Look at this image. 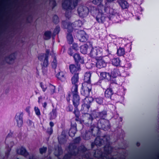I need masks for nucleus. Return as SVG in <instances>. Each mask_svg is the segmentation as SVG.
<instances>
[{"mask_svg": "<svg viewBox=\"0 0 159 159\" xmlns=\"http://www.w3.org/2000/svg\"><path fill=\"white\" fill-rule=\"evenodd\" d=\"M91 73L90 72H86L84 75V82L82 84L81 94L86 96H89L91 91L92 86L91 83Z\"/></svg>", "mask_w": 159, "mask_h": 159, "instance_id": "f257e3e1", "label": "nucleus"}, {"mask_svg": "<svg viewBox=\"0 0 159 159\" xmlns=\"http://www.w3.org/2000/svg\"><path fill=\"white\" fill-rule=\"evenodd\" d=\"M80 0H64L62 3L63 8L66 10V16L69 18L70 16V10L75 8Z\"/></svg>", "mask_w": 159, "mask_h": 159, "instance_id": "f03ea898", "label": "nucleus"}, {"mask_svg": "<svg viewBox=\"0 0 159 159\" xmlns=\"http://www.w3.org/2000/svg\"><path fill=\"white\" fill-rule=\"evenodd\" d=\"M105 12L109 14L108 18L114 23H119L121 22L119 13L116 10L112 8L108 7L106 12Z\"/></svg>", "mask_w": 159, "mask_h": 159, "instance_id": "7ed1b4c3", "label": "nucleus"}, {"mask_svg": "<svg viewBox=\"0 0 159 159\" xmlns=\"http://www.w3.org/2000/svg\"><path fill=\"white\" fill-rule=\"evenodd\" d=\"M104 9L100 8H97L95 10V16L97 22L100 24L103 23L105 21L106 16L103 13Z\"/></svg>", "mask_w": 159, "mask_h": 159, "instance_id": "20e7f679", "label": "nucleus"}, {"mask_svg": "<svg viewBox=\"0 0 159 159\" xmlns=\"http://www.w3.org/2000/svg\"><path fill=\"white\" fill-rule=\"evenodd\" d=\"M102 49L99 47H95L92 48L91 50L90 55L93 58H95L97 59L100 58L102 55Z\"/></svg>", "mask_w": 159, "mask_h": 159, "instance_id": "39448f33", "label": "nucleus"}, {"mask_svg": "<svg viewBox=\"0 0 159 159\" xmlns=\"http://www.w3.org/2000/svg\"><path fill=\"white\" fill-rule=\"evenodd\" d=\"M62 24L67 25L66 28L68 30V31L70 32L73 30L74 27H80L82 25V22L80 20H78L74 22L73 23L71 24L70 23H66L65 21L62 22Z\"/></svg>", "mask_w": 159, "mask_h": 159, "instance_id": "423d86ee", "label": "nucleus"}, {"mask_svg": "<svg viewBox=\"0 0 159 159\" xmlns=\"http://www.w3.org/2000/svg\"><path fill=\"white\" fill-rule=\"evenodd\" d=\"M99 129H102L106 130L110 129V124L109 121L105 119H100L98 123Z\"/></svg>", "mask_w": 159, "mask_h": 159, "instance_id": "0eeeda50", "label": "nucleus"}, {"mask_svg": "<svg viewBox=\"0 0 159 159\" xmlns=\"http://www.w3.org/2000/svg\"><path fill=\"white\" fill-rule=\"evenodd\" d=\"M77 11L79 16L82 17H86L89 13L88 8L83 5H80L79 6Z\"/></svg>", "mask_w": 159, "mask_h": 159, "instance_id": "6e6552de", "label": "nucleus"}, {"mask_svg": "<svg viewBox=\"0 0 159 159\" xmlns=\"http://www.w3.org/2000/svg\"><path fill=\"white\" fill-rule=\"evenodd\" d=\"M90 107V105L86 104H83L82 105V107L81 109V111L82 113L84 114H87L88 116H89V120L92 121L93 120V118L91 115H89L88 114L89 108Z\"/></svg>", "mask_w": 159, "mask_h": 159, "instance_id": "1a4fd4ad", "label": "nucleus"}, {"mask_svg": "<svg viewBox=\"0 0 159 159\" xmlns=\"http://www.w3.org/2000/svg\"><path fill=\"white\" fill-rule=\"evenodd\" d=\"M109 137L107 136H105L103 139H101L99 137L96 138L95 141L94 143L97 146H101L103 143H105L104 141L106 139V142L107 143H109Z\"/></svg>", "mask_w": 159, "mask_h": 159, "instance_id": "9d476101", "label": "nucleus"}, {"mask_svg": "<svg viewBox=\"0 0 159 159\" xmlns=\"http://www.w3.org/2000/svg\"><path fill=\"white\" fill-rule=\"evenodd\" d=\"M23 113L22 112L17 113L15 119L17 122V125L19 127H21L23 124Z\"/></svg>", "mask_w": 159, "mask_h": 159, "instance_id": "9b49d317", "label": "nucleus"}, {"mask_svg": "<svg viewBox=\"0 0 159 159\" xmlns=\"http://www.w3.org/2000/svg\"><path fill=\"white\" fill-rule=\"evenodd\" d=\"M97 61L96 63V66L97 68H101L104 67L106 66V63L104 61L102 57L96 59Z\"/></svg>", "mask_w": 159, "mask_h": 159, "instance_id": "f8f14e48", "label": "nucleus"}, {"mask_svg": "<svg viewBox=\"0 0 159 159\" xmlns=\"http://www.w3.org/2000/svg\"><path fill=\"white\" fill-rule=\"evenodd\" d=\"M103 0H92V3L95 5H97L98 6L97 8L99 7L104 9V12H106V10L108 8V7H106L102 4Z\"/></svg>", "mask_w": 159, "mask_h": 159, "instance_id": "ddd939ff", "label": "nucleus"}, {"mask_svg": "<svg viewBox=\"0 0 159 159\" xmlns=\"http://www.w3.org/2000/svg\"><path fill=\"white\" fill-rule=\"evenodd\" d=\"M79 32L78 37L80 38V41L83 42H86L88 38V35L83 30H81Z\"/></svg>", "mask_w": 159, "mask_h": 159, "instance_id": "4468645a", "label": "nucleus"}, {"mask_svg": "<svg viewBox=\"0 0 159 159\" xmlns=\"http://www.w3.org/2000/svg\"><path fill=\"white\" fill-rule=\"evenodd\" d=\"M72 102L74 106L77 107L80 104V97L78 94L72 95Z\"/></svg>", "mask_w": 159, "mask_h": 159, "instance_id": "2eb2a0df", "label": "nucleus"}, {"mask_svg": "<svg viewBox=\"0 0 159 159\" xmlns=\"http://www.w3.org/2000/svg\"><path fill=\"white\" fill-rule=\"evenodd\" d=\"M93 129L91 128V131H86L84 134H82V135L83 138L85 140H88L90 139V136L92 135V134H93L94 136H95V135L93 134Z\"/></svg>", "mask_w": 159, "mask_h": 159, "instance_id": "dca6fc26", "label": "nucleus"}, {"mask_svg": "<svg viewBox=\"0 0 159 159\" xmlns=\"http://www.w3.org/2000/svg\"><path fill=\"white\" fill-rule=\"evenodd\" d=\"M70 70L72 74L75 73L80 69V65L77 64L74 65L71 64L69 66Z\"/></svg>", "mask_w": 159, "mask_h": 159, "instance_id": "f3484780", "label": "nucleus"}, {"mask_svg": "<svg viewBox=\"0 0 159 159\" xmlns=\"http://www.w3.org/2000/svg\"><path fill=\"white\" fill-rule=\"evenodd\" d=\"M58 141L60 144L64 143L66 142V140L65 131H63L61 135L58 137Z\"/></svg>", "mask_w": 159, "mask_h": 159, "instance_id": "a211bd4d", "label": "nucleus"}, {"mask_svg": "<svg viewBox=\"0 0 159 159\" xmlns=\"http://www.w3.org/2000/svg\"><path fill=\"white\" fill-rule=\"evenodd\" d=\"M73 58L75 61L80 62L81 63H84V59L83 57H81L78 53H75L73 55Z\"/></svg>", "mask_w": 159, "mask_h": 159, "instance_id": "6ab92c4d", "label": "nucleus"}, {"mask_svg": "<svg viewBox=\"0 0 159 159\" xmlns=\"http://www.w3.org/2000/svg\"><path fill=\"white\" fill-rule=\"evenodd\" d=\"M117 2L122 9L127 8L129 7L128 3L125 0H119L117 1Z\"/></svg>", "mask_w": 159, "mask_h": 159, "instance_id": "aec40b11", "label": "nucleus"}, {"mask_svg": "<svg viewBox=\"0 0 159 159\" xmlns=\"http://www.w3.org/2000/svg\"><path fill=\"white\" fill-rule=\"evenodd\" d=\"M17 152L18 154L22 155L25 157H26L28 154L26 149L23 147L18 149L17 150Z\"/></svg>", "mask_w": 159, "mask_h": 159, "instance_id": "412c9836", "label": "nucleus"}, {"mask_svg": "<svg viewBox=\"0 0 159 159\" xmlns=\"http://www.w3.org/2000/svg\"><path fill=\"white\" fill-rule=\"evenodd\" d=\"M57 77L62 81H64L66 80V75L65 72L60 71L56 75Z\"/></svg>", "mask_w": 159, "mask_h": 159, "instance_id": "4be33fe9", "label": "nucleus"}, {"mask_svg": "<svg viewBox=\"0 0 159 159\" xmlns=\"http://www.w3.org/2000/svg\"><path fill=\"white\" fill-rule=\"evenodd\" d=\"M100 78L102 79L111 80V76L109 73L106 72H101L100 74Z\"/></svg>", "mask_w": 159, "mask_h": 159, "instance_id": "5701e85b", "label": "nucleus"}, {"mask_svg": "<svg viewBox=\"0 0 159 159\" xmlns=\"http://www.w3.org/2000/svg\"><path fill=\"white\" fill-rule=\"evenodd\" d=\"M113 92L111 89H107L105 92V96L107 98H111Z\"/></svg>", "mask_w": 159, "mask_h": 159, "instance_id": "b1692460", "label": "nucleus"}, {"mask_svg": "<svg viewBox=\"0 0 159 159\" xmlns=\"http://www.w3.org/2000/svg\"><path fill=\"white\" fill-rule=\"evenodd\" d=\"M79 80L78 73H75L71 78V82L73 85L78 84Z\"/></svg>", "mask_w": 159, "mask_h": 159, "instance_id": "393cba45", "label": "nucleus"}, {"mask_svg": "<svg viewBox=\"0 0 159 159\" xmlns=\"http://www.w3.org/2000/svg\"><path fill=\"white\" fill-rule=\"evenodd\" d=\"M111 77L116 78L117 76L120 75L119 70L117 69H114L111 72V74H110Z\"/></svg>", "mask_w": 159, "mask_h": 159, "instance_id": "a878e982", "label": "nucleus"}, {"mask_svg": "<svg viewBox=\"0 0 159 159\" xmlns=\"http://www.w3.org/2000/svg\"><path fill=\"white\" fill-rule=\"evenodd\" d=\"M49 52V51L48 50H47L46 51V54H45V58L43 64V66L44 67H47L48 64V55Z\"/></svg>", "mask_w": 159, "mask_h": 159, "instance_id": "bb28decb", "label": "nucleus"}, {"mask_svg": "<svg viewBox=\"0 0 159 159\" xmlns=\"http://www.w3.org/2000/svg\"><path fill=\"white\" fill-rule=\"evenodd\" d=\"M88 49H89L88 46L86 44H85L80 46V52L83 54H86Z\"/></svg>", "mask_w": 159, "mask_h": 159, "instance_id": "cd10ccee", "label": "nucleus"}, {"mask_svg": "<svg viewBox=\"0 0 159 159\" xmlns=\"http://www.w3.org/2000/svg\"><path fill=\"white\" fill-rule=\"evenodd\" d=\"M120 60L119 58H114L111 59V62L112 64L115 66H118L120 65Z\"/></svg>", "mask_w": 159, "mask_h": 159, "instance_id": "c85d7f7f", "label": "nucleus"}, {"mask_svg": "<svg viewBox=\"0 0 159 159\" xmlns=\"http://www.w3.org/2000/svg\"><path fill=\"white\" fill-rule=\"evenodd\" d=\"M50 120L55 119L57 116V112L56 109H53L49 114Z\"/></svg>", "mask_w": 159, "mask_h": 159, "instance_id": "c756f323", "label": "nucleus"}, {"mask_svg": "<svg viewBox=\"0 0 159 159\" xmlns=\"http://www.w3.org/2000/svg\"><path fill=\"white\" fill-rule=\"evenodd\" d=\"M125 53V49L121 47H119L117 49V54L119 56H123Z\"/></svg>", "mask_w": 159, "mask_h": 159, "instance_id": "7c9ffc66", "label": "nucleus"}, {"mask_svg": "<svg viewBox=\"0 0 159 159\" xmlns=\"http://www.w3.org/2000/svg\"><path fill=\"white\" fill-rule=\"evenodd\" d=\"M77 131L76 128L75 127H71L69 131V135L71 137H73L74 136L75 134Z\"/></svg>", "mask_w": 159, "mask_h": 159, "instance_id": "2f4dec72", "label": "nucleus"}, {"mask_svg": "<svg viewBox=\"0 0 159 159\" xmlns=\"http://www.w3.org/2000/svg\"><path fill=\"white\" fill-rule=\"evenodd\" d=\"M78 84L73 85L72 87L71 93L72 95L78 94Z\"/></svg>", "mask_w": 159, "mask_h": 159, "instance_id": "473e14b6", "label": "nucleus"}, {"mask_svg": "<svg viewBox=\"0 0 159 159\" xmlns=\"http://www.w3.org/2000/svg\"><path fill=\"white\" fill-rule=\"evenodd\" d=\"M55 89L56 88L54 86L49 84L48 89V92L51 94H53L55 92Z\"/></svg>", "mask_w": 159, "mask_h": 159, "instance_id": "72a5a7b5", "label": "nucleus"}, {"mask_svg": "<svg viewBox=\"0 0 159 159\" xmlns=\"http://www.w3.org/2000/svg\"><path fill=\"white\" fill-rule=\"evenodd\" d=\"M86 98L83 100L84 104H86L90 105V104L92 102L93 99L91 97H88V96H86Z\"/></svg>", "mask_w": 159, "mask_h": 159, "instance_id": "f704fd0d", "label": "nucleus"}, {"mask_svg": "<svg viewBox=\"0 0 159 159\" xmlns=\"http://www.w3.org/2000/svg\"><path fill=\"white\" fill-rule=\"evenodd\" d=\"M67 39L70 44L72 43L73 42V39L72 35L70 33H69L67 35Z\"/></svg>", "mask_w": 159, "mask_h": 159, "instance_id": "c9c22d12", "label": "nucleus"}, {"mask_svg": "<svg viewBox=\"0 0 159 159\" xmlns=\"http://www.w3.org/2000/svg\"><path fill=\"white\" fill-rule=\"evenodd\" d=\"M98 117L101 119H105V118L107 116V111H103L98 113Z\"/></svg>", "mask_w": 159, "mask_h": 159, "instance_id": "e433bc0d", "label": "nucleus"}, {"mask_svg": "<svg viewBox=\"0 0 159 159\" xmlns=\"http://www.w3.org/2000/svg\"><path fill=\"white\" fill-rule=\"evenodd\" d=\"M51 32L50 31L45 32L44 34V38L45 39L48 40L49 39L51 36Z\"/></svg>", "mask_w": 159, "mask_h": 159, "instance_id": "4c0bfd02", "label": "nucleus"}, {"mask_svg": "<svg viewBox=\"0 0 159 159\" xmlns=\"http://www.w3.org/2000/svg\"><path fill=\"white\" fill-rule=\"evenodd\" d=\"M125 70H128L130 69L132 67V65L130 62L129 61H126L124 66Z\"/></svg>", "mask_w": 159, "mask_h": 159, "instance_id": "58836bf2", "label": "nucleus"}, {"mask_svg": "<svg viewBox=\"0 0 159 159\" xmlns=\"http://www.w3.org/2000/svg\"><path fill=\"white\" fill-rule=\"evenodd\" d=\"M143 11V9L140 6L138 7L135 12L136 15H141L142 14V11Z\"/></svg>", "mask_w": 159, "mask_h": 159, "instance_id": "ea45409f", "label": "nucleus"}, {"mask_svg": "<svg viewBox=\"0 0 159 159\" xmlns=\"http://www.w3.org/2000/svg\"><path fill=\"white\" fill-rule=\"evenodd\" d=\"M52 67L53 68L56 69L57 66V61L55 57H53V61L52 63Z\"/></svg>", "mask_w": 159, "mask_h": 159, "instance_id": "a19ab883", "label": "nucleus"}, {"mask_svg": "<svg viewBox=\"0 0 159 159\" xmlns=\"http://www.w3.org/2000/svg\"><path fill=\"white\" fill-rule=\"evenodd\" d=\"M34 110L36 115L38 116H39L41 115L40 111L39 108L37 107H34Z\"/></svg>", "mask_w": 159, "mask_h": 159, "instance_id": "79ce46f5", "label": "nucleus"}, {"mask_svg": "<svg viewBox=\"0 0 159 159\" xmlns=\"http://www.w3.org/2000/svg\"><path fill=\"white\" fill-rule=\"evenodd\" d=\"M75 109L74 113L75 114V116L77 117H78L79 116L80 114V111L78 110L77 108V107H75Z\"/></svg>", "mask_w": 159, "mask_h": 159, "instance_id": "37998d69", "label": "nucleus"}, {"mask_svg": "<svg viewBox=\"0 0 159 159\" xmlns=\"http://www.w3.org/2000/svg\"><path fill=\"white\" fill-rule=\"evenodd\" d=\"M108 150H107V147L106 146H105L104 148V151L107 153H111V147L110 146H108Z\"/></svg>", "mask_w": 159, "mask_h": 159, "instance_id": "c03bdc74", "label": "nucleus"}, {"mask_svg": "<svg viewBox=\"0 0 159 159\" xmlns=\"http://www.w3.org/2000/svg\"><path fill=\"white\" fill-rule=\"evenodd\" d=\"M96 101L98 104H101L103 103V99L102 98H98L95 99Z\"/></svg>", "mask_w": 159, "mask_h": 159, "instance_id": "a18cd8bd", "label": "nucleus"}, {"mask_svg": "<svg viewBox=\"0 0 159 159\" xmlns=\"http://www.w3.org/2000/svg\"><path fill=\"white\" fill-rule=\"evenodd\" d=\"M40 86L42 89L43 92H45L47 88V86L44 84H43L42 83H40Z\"/></svg>", "mask_w": 159, "mask_h": 159, "instance_id": "49530a36", "label": "nucleus"}, {"mask_svg": "<svg viewBox=\"0 0 159 159\" xmlns=\"http://www.w3.org/2000/svg\"><path fill=\"white\" fill-rule=\"evenodd\" d=\"M53 21L55 23H57L59 21V20L57 16L54 15L53 17Z\"/></svg>", "mask_w": 159, "mask_h": 159, "instance_id": "de8ad7c7", "label": "nucleus"}, {"mask_svg": "<svg viewBox=\"0 0 159 159\" xmlns=\"http://www.w3.org/2000/svg\"><path fill=\"white\" fill-rule=\"evenodd\" d=\"M47 149V148L46 147H43L40 149V152L41 154H43L46 151Z\"/></svg>", "mask_w": 159, "mask_h": 159, "instance_id": "09e8293b", "label": "nucleus"}, {"mask_svg": "<svg viewBox=\"0 0 159 159\" xmlns=\"http://www.w3.org/2000/svg\"><path fill=\"white\" fill-rule=\"evenodd\" d=\"M72 48L74 49L76 51L79 49L78 46L77 44L75 43H74L73 44Z\"/></svg>", "mask_w": 159, "mask_h": 159, "instance_id": "8fccbe9b", "label": "nucleus"}, {"mask_svg": "<svg viewBox=\"0 0 159 159\" xmlns=\"http://www.w3.org/2000/svg\"><path fill=\"white\" fill-rule=\"evenodd\" d=\"M60 28L58 26H57L54 30V33L57 34L60 31Z\"/></svg>", "mask_w": 159, "mask_h": 159, "instance_id": "3c124183", "label": "nucleus"}, {"mask_svg": "<svg viewBox=\"0 0 159 159\" xmlns=\"http://www.w3.org/2000/svg\"><path fill=\"white\" fill-rule=\"evenodd\" d=\"M123 77H125L129 75V74L125 71H124L120 74Z\"/></svg>", "mask_w": 159, "mask_h": 159, "instance_id": "603ef678", "label": "nucleus"}, {"mask_svg": "<svg viewBox=\"0 0 159 159\" xmlns=\"http://www.w3.org/2000/svg\"><path fill=\"white\" fill-rule=\"evenodd\" d=\"M16 53H13L11 54V61L12 60H14L15 59L16 57Z\"/></svg>", "mask_w": 159, "mask_h": 159, "instance_id": "864d4df0", "label": "nucleus"}, {"mask_svg": "<svg viewBox=\"0 0 159 159\" xmlns=\"http://www.w3.org/2000/svg\"><path fill=\"white\" fill-rule=\"evenodd\" d=\"M44 57H45V54H43L38 57V59L40 61H42Z\"/></svg>", "mask_w": 159, "mask_h": 159, "instance_id": "5fc2aeb1", "label": "nucleus"}, {"mask_svg": "<svg viewBox=\"0 0 159 159\" xmlns=\"http://www.w3.org/2000/svg\"><path fill=\"white\" fill-rule=\"evenodd\" d=\"M53 132L52 128L50 127L48 129L47 132L50 135H51Z\"/></svg>", "mask_w": 159, "mask_h": 159, "instance_id": "6e6d98bb", "label": "nucleus"}, {"mask_svg": "<svg viewBox=\"0 0 159 159\" xmlns=\"http://www.w3.org/2000/svg\"><path fill=\"white\" fill-rule=\"evenodd\" d=\"M80 140V137L76 138L74 140V142L76 143H78Z\"/></svg>", "mask_w": 159, "mask_h": 159, "instance_id": "4d7b16f0", "label": "nucleus"}, {"mask_svg": "<svg viewBox=\"0 0 159 159\" xmlns=\"http://www.w3.org/2000/svg\"><path fill=\"white\" fill-rule=\"evenodd\" d=\"M68 53L69 54L70 56H72V55L73 53V52L72 49L71 48H69L68 51Z\"/></svg>", "mask_w": 159, "mask_h": 159, "instance_id": "13d9d810", "label": "nucleus"}, {"mask_svg": "<svg viewBox=\"0 0 159 159\" xmlns=\"http://www.w3.org/2000/svg\"><path fill=\"white\" fill-rule=\"evenodd\" d=\"M58 150H59V152L58 153V154H55V155L56 156H59L61 153L62 152V149H61V148H58Z\"/></svg>", "mask_w": 159, "mask_h": 159, "instance_id": "bf43d9fd", "label": "nucleus"}, {"mask_svg": "<svg viewBox=\"0 0 159 159\" xmlns=\"http://www.w3.org/2000/svg\"><path fill=\"white\" fill-rule=\"evenodd\" d=\"M69 111H72L73 109V107L72 105L69 106L68 107Z\"/></svg>", "mask_w": 159, "mask_h": 159, "instance_id": "052dcab7", "label": "nucleus"}, {"mask_svg": "<svg viewBox=\"0 0 159 159\" xmlns=\"http://www.w3.org/2000/svg\"><path fill=\"white\" fill-rule=\"evenodd\" d=\"M49 125L51 127H50L52 128V127L54 125V124L51 121L50 122Z\"/></svg>", "mask_w": 159, "mask_h": 159, "instance_id": "680f3d73", "label": "nucleus"}, {"mask_svg": "<svg viewBox=\"0 0 159 159\" xmlns=\"http://www.w3.org/2000/svg\"><path fill=\"white\" fill-rule=\"evenodd\" d=\"M47 105V103H46V102H44L43 104V106L44 108H45L46 107Z\"/></svg>", "mask_w": 159, "mask_h": 159, "instance_id": "e2e57ef3", "label": "nucleus"}, {"mask_svg": "<svg viewBox=\"0 0 159 159\" xmlns=\"http://www.w3.org/2000/svg\"><path fill=\"white\" fill-rule=\"evenodd\" d=\"M42 99V97L41 96H40L38 98V102H39V103H40V100L41 99Z\"/></svg>", "mask_w": 159, "mask_h": 159, "instance_id": "0e129e2a", "label": "nucleus"}, {"mask_svg": "<svg viewBox=\"0 0 159 159\" xmlns=\"http://www.w3.org/2000/svg\"><path fill=\"white\" fill-rule=\"evenodd\" d=\"M137 16V19L138 20H140V17H139V15L138 16Z\"/></svg>", "mask_w": 159, "mask_h": 159, "instance_id": "69168bd1", "label": "nucleus"}, {"mask_svg": "<svg viewBox=\"0 0 159 159\" xmlns=\"http://www.w3.org/2000/svg\"><path fill=\"white\" fill-rule=\"evenodd\" d=\"M108 2H113L115 0H107Z\"/></svg>", "mask_w": 159, "mask_h": 159, "instance_id": "338daca9", "label": "nucleus"}, {"mask_svg": "<svg viewBox=\"0 0 159 159\" xmlns=\"http://www.w3.org/2000/svg\"><path fill=\"white\" fill-rule=\"evenodd\" d=\"M56 2L55 1H54L53 2V4H54V6H56Z\"/></svg>", "mask_w": 159, "mask_h": 159, "instance_id": "774afa93", "label": "nucleus"}]
</instances>
